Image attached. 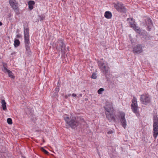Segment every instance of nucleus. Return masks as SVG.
I'll return each mask as SVG.
<instances>
[{"label":"nucleus","instance_id":"14","mask_svg":"<svg viewBox=\"0 0 158 158\" xmlns=\"http://www.w3.org/2000/svg\"><path fill=\"white\" fill-rule=\"evenodd\" d=\"M146 23L147 25L148 26L147 30L148 31H150L151 29V27L152 26V20L149 18L147 19L146 21Z\"/></svg>","mask_w":158,"mask_h":158},{"label":"nucleus","instance_id":"1","mask_svg":"<svg viewBox=\"0 0 158 158\" xmlns=\"http://www.w3.org/2000/svg\"><path fill=\"white\" fill-rule=\"evenodd\" d=\"M63 118L66 123L72 128H75L78 125L75 117H70V118L67 115L65 114Z\"/></svg>","mask_w":158,"mask_h":158},{"label":"nucleus","instance_id":"35","mask_svg":"<svg viewBox=\"0 0 158 158\" xmlns=\"http://www.w3.org/2000/svg\"><path fill=\"white\" fill-rule=\"evenodd\" d=\"M56 49L57 50H58V48L57 47H56Z\"/></svg>","mask_w":158,"mask_h":158},{"label":"nucleus","instance_id":"31","mask_svg":"<svg viewBox=\"0 0 158 158\" xmlns=\"http://www.w3.org/2000/svg\"><path fill=\"white\" fill-rule=\"evenodd\" d=\"M114 132V130L111 131H109V133H112Z\"/></svg>","mask_w":158,"mask_h":158},{"label":"nucleus","instance_id":"7","mask_svg":"<svg viewBox=\"0 0 158 158\" xmlns=\"http://www.w3.org/2000/svg\"><path fill=\"white\" fill-rule=\"evenodd\" d=\"M140 100L141 102L144 105H147L149 103L151 100L149 95L147 94H143L141 95Z\"/></svg>","mask_w":158,"mask_h":158},{"label":"nucleus","instance_id":"30","mask_svg":"<svg viewBox=\"0 0 158 158\" xmlns=\"http://www.w3.org/2000/svg\"><path fill=\"white\" fill-rule=\"evenodd\" d=\"M130 41L131 42V43H134V40L133 39H130Z\"/></svg>","mask_w":158,"mask_h":158},{"label":"nucleus","instance_id":"2","mask_svg":"<svg viewBox=\"0 0 158 158\" xmlns=\"http://www.w3.org/2000/svg\"><path fill=\"white\" fill-rule=\"evenodd\" d=\"M153 136L156 138L158 135V118L156 114L153 115Z\"/></svg>","mask_w":158,"mask_h":158},{"label":"nucleus","instance_id":"28","mask_svg":"<svg viewBox=\"0 0 158 158\" xmlns=\"http://www.w3.org/2000/svg\"><path fill=\"white\" fill-rule=\"evenodd\" d=\"M112 16V15L111 12L109 11V19H110Z\"/></svg>","mask_w":158,"mask_h":158},{"label":"nucleus","instance_id":"24","mask_svg":"<svg viewBox=\"0 0 158 158\" xmlns=\"http://www.w3.org/2000/svg\"><path fill=\"white\" fill-rule=\"evenodd\" d=\"M39 17L40 19V20H43L45 19V16L44 15H41L39 16Z\"/></svg>","mask_w":158,"mask_h":158},{"label":"nucleus","instance_id":"26","mask_svg":"<svg viewBox=\"0 0 158 158\" xmlns=\"http://www.w3.org/2000/svg\"><path fill=\"white\" fill-rule=\"evenodd\" d=\"M96 74L95 73H93L91 77L94 79H95L97 78Z\"/></svg>","mask_w":158,"mask_h":158},{"label":"nucleus","instance_id":"12","mask_svg":"<svg viewBox=\"0 0 158 158\" xmlns=\"http://www.w3.org/2000/svg\"><path fill=\"white\" fill-rule=\"evenodd\" d=\"M2 64L3 67V69H2V71L5 73H7L10 77L13 79L15 77L13 75L12 72L10 70L7 69L5 66L6 65V64L4 63H3Z\"/></svg>","mask_w":158,"mask_h":158},{"label":"nucleus","instance_id":"36","mask_svg":"<svg viewBox=\"0 0 158 158\" xmlns=\"http://www.w3.org/2000/svg\"><path fill=\"white\" fill-rule=\"evenodd\" d=\"M71 95V94H69L68 96H70Z\"/></svg>","mask_w":158,"mask_h":158},{"label":"nucleus","instance_id":"27","mask_svg":"<svg viewBox=\"0 0 158 158\" xmlns=\"http://www.w3.org/2000/svg\"><path fill=\"white\" fill-rule=\"evenodd\" d=\"M22 36L21 34H19L18 33L16 35V39L17 38H22Z\"/></svg>","mask_w":158,"mask_h":158},{"label":"nucleus","instance_id":"20","mask_svg":"<svg viewBox=\"0 0 158 158\" xmlns=\"http://www.w3.org/2000/svg\"><path fill=\"white\" fill-rule=\"evenodd\" d=\"M58 43L61 49L62 50L64 47V43L62 40H60L58 42Z\"/></svg>","mask_w":158,"mask_h":158},{"label":"nucleus","instance_id":"8","mask_svg":"<svg viewBox=\"0 0 158 158\" xmlns=\"http://www.w3.org/2000/svg\"><path fill=\"white\" fill-rule=\"evenodd\" d=\"M125 114L123 112L120 113V122L121 125L125 129L127 126V121L125 118Z\"/></svg>","mask_w":158,"mask_h":158},{"label":"nucleus","instance_id":"6","mask_svg":"<svg viewBox=\"0 0 158 158\" xmlns=\"http://www.w3.org/2000/svg\"><path fill=\"white\" fill-rule=\"evenodd\" d=\"M116 115L115 114V111L112 107L109 105V121L112 122L116 121Z\"/></svg>","mask_w":158,"mask_h":158},{"label":"nucleus","instance_id":"32","mask_svg":"<svg viewBox=\"0 0 158 158\" xmlns=\"http://www.w3.org/2000/svg\"><path fill=\"white\" fill-rule=\"evenodd\" d=\"M68 96H67V95H65V98H68Z\"/></svg>","mask_w":158,"mask_h":158},{"label":"nucleus","instance_id":"3","mask_svg":"<svg viewBox=\"0 0 158 158\" xmlns=\"http://www.w3.org/2000/svg\"><path fill=\"white\" fill-rule=\"evenodd\" d=\"M114 6L118 12L123 13H126L127 11V9L123 4L120 2H117V3H114Z\"/></svg>","mask_w":158,"mask_h":158},{"label":"nucleus","instance_id":"13","mask_svg":"<svg viewBox=\"0 0 158 158\" xmlns=\"http://www.w3.org/2000/svg\"><path fill=\"white\" fill-rule=\"evenodd\" d=\"M98 63L100 68L103 72L105 73V74L106 75V73H107V70H106L105 64L103 63L102 61H98Z\"/></svg>","mask_w":158,"mask_h":158},{"label":"nucleus","instance_id":"29","mask_svg":"<svg viewBox=\"0 0 158 158\" xmlns=\"http://www.w3.org/2000/svg\"><path fill=\"white\" fill-rule=\"evenodd\" d=\"M72 96L73 97H75L76 96V94L74 93H73L72 94Z\"/></svg>","mask_w":158,"mask_h":158},{"label":"nucleus","instance_id":"33","mask_svg":"<svg viewBox=\"0 0 158 158\" xmlns=\"http://www.w3.org/2000/svg\"><path fill=\"white\" fill-rule=\"evenodd\" d=\"M2 25V23L1 22H0V26Z\"/></svg>","mask_w":158,"mask_h":158},{"label":"nucleus","instance_id":"21","mask_svg":"<svg viewBox=\"0 0 158 158\" xmlns=\"http://www.w3.org/2000/svg\"><path fill=\"white\" fill-rule=\"evenodd\" d=\"M104 89L103 88H101L98 91V94H101L102 92L104 91Z\"/></svg>","mask_w":158,"mask_h":158},{"label":"nucleus","instance_id":"34","mask_svg":"<svg viewBox=\"0 0 158 158\" xmlns=\"http://www.w3.org/2000/svg\"><path fill=\"white\" fill-rule=\"evenodd\" d=\"M80 97H81L82 96V94H80L79 95Z\"/></svg>","mask_w":158,"mask_h":158},{"label":"nucleus","instance_id":"15","mask_svg":"<svg viewBox=\"0 0 158 158\" xmlns=\"http://www.w3.org/2000/svg\"><path fill=\"white\" fill-rule=\"evenodd\" d=\"M141 35L143 38L146 40H149L150 39V37L148 34V33L146 31H143L141 33Z\"/></svg>","mask_w":158,"mask_h":158},{"label":"nucleus","instance_id":"16","mask_svg":"<svg viewBox=\"0 0 158 158\" xmlns=\"http://www.w3.org/2000/svg\"><path fill=\"white\" fill-rule=\"evenodd\" d=\"M1 103L2 104L1 106L3 110L5 111H7V109L6 106V103L5 100L3 99L2 100Z\"/></svg>","mask_w":158,"mask_h":158},{"label":"nucleus","instance_id":"4","mask_svg":"<svg viewBox=\"0 0 158 158\" xmlns=\"http://www.w3.org/2000/svg\"><path fill=\"white\" fill-rule=\"evenodd\" d=\"M131 109L133 112L135 113L137 116L139 114V113L138 111V107L137 103V98L134 97L132 100V103L131 104Z\"/></svg>","mask_w":158,"mask_h":158},{"label":"nucleus","instance_id":"10","mask_svg":"<svg viewBox=\"0 0 158 158\" xmlns=\"http://www.w3.org/2000/svg\"><path fill=\"white\" fill-rule=\"evenodd\" d=\"M143 52V48L141 44H138L133 48L132 52L134 53L139 54Z\"/></svg>","mask_w":158,"mask_h":158},{"label":"nucleus","instance_id":"22","mask_svg":"<svg viewBox=\"0 0 158 158\" xmlns=\"http://www.w3.org/2000/svg\"><path fill=\"white\" fill-rule=\"evenodd\" d=\"M7 121L8 123L9 124H11L12 123V120L11 118H7Z\"/></svg>","mask_w":158,"mask_h":158},{"label":"nucleus","instance_id":"11","mask_svg":"<svg viewBox=\"0 0 158 158\" xmlns=\"http://www.w3.org/2000/svg\"><path fill=\"white\" fill-rule=\"evenodd\" d=\"M24 34L25 42L26 44H28L29 43V35L28 28H24Z\"/></svg>","mask_w":158,"mask_h":158},{"label":"nucleus","instance_id":"25","mask_svg":"<svg viewBox=\"0 0 158 158\" xmlns=\"http://www.w3.org/2000/svg\"><path fill=\"white\" fill-rule=\"evenodd\" d=\"M105 17L109 19V11H106L105 14Z\"/></svg>","mask_w":158,"mask_h":158},{"label":"nucleus","instance_id":"18","mask_svg":"<svg viewBox=\"0 0 158 158\" xmlns=\"http://www.w3.org/2000/svg\"><path fill=\"white\" fill-rule=\"evenodd\" d=\"M104 108L105 109V114L106 117L107 118L109 113V106L108 102H106V106H104Z\"/></svg>","mask_w":158,"mask_h":158},{"label":"nucleus","instance_id":"23","mask_svg":"<svg viewBox=\"0 0 158 158\" xmlns=\"http://www.w3.org/2000/svg\"><path fill=\"white\" fill-rule=\"evenodd\" d=\"M41 150L44 153L48 154L49 153L46 150L44 149L43 147L41 148Z\"/></svg>","mask_w":158,"mask_h":158},{"label":"nucleus","instance_id":"9","mask_svg":"<svg viewBox=\"0 0 158 158\" xmlns=\"http://www.w3.org/2000/svg\"><path fill=\"white\" fill-rule=\"evenodd\" d=\"M130 20L131 22H129L130 26L132 27L137 33L140 34L141 35L142 32L141 31L140 28L136 26L134 21L132 20V19H131Z\"/></svg>","mask_w":158,"mask_h":158},{"label":"nucleus","instance_id":"5","mask_svg":"<svg viewBox=\"0 0 158 158\" xmlns=\"http://www.w3.org/2000/svg\"><path fill=\"white\" fill-rule=\"evenodd\" d=\"M9 2L11 7L14 10V11L17 14H19V9L18 2L16 0H9Z\"/></svg>","mask_w":158,"mask_h":158},{"label":"nucleus","instance_id":"19","mask_svg":"<svg viewBox=\"0 0 158 158\" xmlns=\"http://www.w3.org/2000/svg\"><path fill=\"white\" fill-rule=\"evenodd\" d=\"M20 42L19 40L15 38L14 40V45L15 47H17L19 45Z\"/></svg>","mask_w":158,"mask_h":158},{"label":"nucleus","instance_id":"17","mask_svg":"<svg viewBox=\"0 0 158 158\" xmlns=\"http://www.w3.org/2000/svg\"><path fill=\"white\" fill-rule=\"evenodd\" d=\"M35 4V2L33 1H30L28 2V7L30 10H32L33 8V5Z\"/></svg>","mask_w":158,"mask_h":158}]
</instances>
